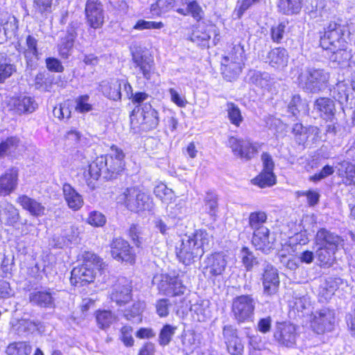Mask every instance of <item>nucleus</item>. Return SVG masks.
<instances>
[{
  "mask_svg": "<svg viewBox=\"0 0 355 355\" xmlns=\"http://www.w3.org/2000/svg\"><path fill=\"white\" fill-rule=\"evenodd\" d=\"M53 0H34L33 10L35 15H46L51 12Z\"/></svg>",
  "mask_w": 355,
  "mask_h": 355,
  "instance_id": "nucleus-56",
  "label": "nucleus"
},
{
  "mask_svg": "<svg viewBox=\"0 0 355 355\" xmlns=\"http://www.w3.org/2000/svg\"><path fill=\"white\" fill-rule=\"evenodd\" d=\"M124 153L122 150L116 146H112L110 153L103 157L106 166L103 171V177L107 180H112L116 178L124 167Z\"/></svg>",
  "mask_w": 355,
  "mask_h": 355,
  "instance_id": "nucleus-9",
  "label": "nucleus"
},
{
  "mask_svg": "<svg viewBox=\"0 0 355 355\" xmlns=\"http://www.w3.org/2000/svg\"><path fill=\"white\" fill-rule=\"evenodd\" d=\"M343 35L342 26L336 22H331L325 29L324 35L320 37V46L324 49L330 50L336 55L340 53L345 46Z\"/></svg>",
  "mask_w": 355,
  "mask_h": 355,
  "instance_id": "nucleus-5",
  "label": "nucleus"
},
{
  "mask_svg": "<svg viewBox=\"0 0 355 355\" xmlns=\"http://www.w3.org/2000/svg\"><path fill=\"white\" fill-rule=\"evenodd\" d=\"M336 250L331 248H324L319 246L316 251V258L320 262V266L324 268H329L333 266L336 261Z\"/></svg>",
  "mask_w": 355,
  "mask_h": 355,
  "instance_id": "nucleus-40",
  "label": "nucleus"
},
{
  "mask_svg": "<svg viewBox=\"0 0 355 355\" xmlns=\"http://www.w3.org/2000/svg\"><path fill=\"white\" fill-rule=\"evenodd\" d=\"M19 210L12 204L6 203L0 209V220L2 223L14 226L19 220Z\"/></svg>",
  "mask_w": 355,
  "mask_h": 355,
  "instance_id": "nucleus-34",
  "label": "nucleus"
},
{
  "mask_svg": "<svg viewBox=\"0 0 355 355\" xmlns=\"http://www.w3.org/2000/svg\"><path fill=\"white\" fill-rule=\"evenodd\" d=\"M266 62L276 69H283L287 66L288 55L287 51L281 47L275 48L268 52Z\"/></svg>",
  "mask_w": 355,
  "mask_h": 355,
  "instance_id": "nucleus-29",
  "label": "nucleus"
},
{
  "mask_svg": "<svg viewBox=\"0 0 355 355\" xmlns=\"http://www.w3.org/2000/svg\"><path fill=\"white\" fill-rule=\"evenodd\" d=\"M228 145L234 155L246 161L251 159L257 153L256 146L248 139L231 137Z\"/></svg>",
  "mask_w": 355,
  "mask_h": 355,
  "instance_id": "nucleus-15",
  "label": "nucleus"
},
{
  "mask_svg": "<svg viewBox=\"0 0 355 355\" xmlns=\"http://www.w3.org/2000/svg\"><path fill=\"white\" fill-rule=\"evenodd\" d=\"M276 177L274 173L262 171L254 179V183L261 188L271 187L275 184Z\"/></svg>",
  "mask_w": 355,
  "mask_h": 355,
  "instance_id": "nucleus-54",
  "label": "nucleus"
},
{
  "mask_svg": "<svg viewBox=\"0 0 355 355\" xmlns=\"http://www.w3.org/2000/svg\"><path fill=\"white\" fill-rule=\"evenodd\" d=\"M89 96L87 94L81 95L76 98L75 110L79 113L83 114L92 110V105L89 103Z\"/></svg>",
  "mask_w": 355,
  "mask_h": 355,
  "instance_id": "nucleus-57",
  "label": "nucleus"
},
{
  "mask_svg": "<svg viewBox=\"0 0 355 355\" xmlns=\"http://www.w3.org/2000/svg\"><path fill=\"white\" fill-rule=\"evenodd\" d=\"M127 208L132 211H139L149 209L152 201L147 194L135 187L127 188L121 196Z\"/></svg>",
  "mask_w": 355,
  "mask_h": 355,
  "instance_id": "nucleus-7",
  "label": "nucleus"
},
{
  "mask_svg": "<svg viewBox=\"0 0 355 355\" xmlns=\"http://www.w3.org/2000/svg\"><path fill=\"white\" fill-rule=\"evenodd\" d=\"M288 112L293 116L297 117L300 112L307 113L308 104L301 98L299 94H295L288 105Z\"/></svg>",
  "mask_w": 355,
  "mask_h": 355,
  "instance_id": "nucleus-41",
  "label": "nucleus"
},
{
  "mask_svg": "<svg viewBox=\"0 0 355 355\" xmlns=\"http://www.w3.org/2000/svg\"><path fill=\"white\" fill-rule=\"evenodd\" d=\"M256 301L250 295H242L232 301V312L234 318L239 322L251 320L254 315Z\"/></svg>",
  "mask_w": 355,
  "mask_h": 355,
  "instance_id": "nucleus-6",
  "label": "nucleus"
},
{
  "mask_svg": "<svg viewBox=\"0 0 355 355\" xmlns=\"http://www.w3.org/2000/svg\"><path fill=\"white\" fill-rule=\"evenodd\" d=\"M32 347L27 342H15L10 344L6 349L8 355H30Z\"/></svg>",
  "mask_w": 355,
  "mask_h": 355,
  "instance_id": "nucleus-48",
  "label": "nucleus"
},
{
  "mask_svg": "<svg viewBox=\"0 0 355 355\" xmlns=\"http://www.w3.org/2000/svg\"><path fill=\"white\" fill-rule=\"evenodd\" d=\"M263 273L261 282L263 288V293L266 295L276 294L279 287V277L277 270L269 262L264 261L263 263Z\"/></svg>",
  "mask_w": 355,
  "mask_h": 355,
  "instance_id": "nucleus-12",
  "label": "nucleus"
},
{
  "mask_svg": "<svg viewBox=\"0 0 355 355\" xmlns=\"http://www.w3.org/2000/svg\"><path fill=\"white\" fill-rule=\"evenodd\" d=\"M329 78L324 69L307 67L298 76L299 86L306 92L318 93L327 87Z\"/></svg>",
  "mask_w": 355,
  "mask_h": 355,
  "instance_id": "nucleus-3",
  "label": "nucleus"
},
{
  "mask_svg": "<svg viewBox=\"0 0 355 355\" xmlns=\"http://www.w3.org/2000/svg\"><path fill=\"white\" fill-rule=\"evenodd\" d=\"M277 7L283 14H296L302 8V0H279Z\"/></svg>",
  "mask_w": 355,
  "mask_h": 355,
  "instance_id": "nucleus-45",
  "label": "nucleus"
},
{
  "mask_svg": "<svg viewBox=\"0 0 355 355\" xmlns=\"http://www.w3.org/2000/svg\"><path fill=\"white\" fill-rule=\"evenodd\" d=\"M87 221L92 226L103 227L106 223V218L102 213L93 211L89 213Z\"/></svg>",
  "mask_w": 355,
  "mask_h": 355,
  "instance_id": "nucleus-60",
  "label": "nucleus"
},
{
  "mask_svg": "<svg viewBox=\"0 0 355 355\" xmlns=\"http://www.w3.org/2000/svg\"><path fill=\"white\" fill-rule=\"evenodd\" d=\"M240 257L243 265L247 271H251L254 266L259 263L257 257L248 248H242L240 252Z\"/></svg>",
  "mask_w": 355,
  "mask_h": 355,
  "instance_id": "nucleus-49",
  "label": "nucleus"
},
{
  "mask_svg": "<svg viewBox=\"0 0 355 355\" xmlns=\"http://www.w3.org/2000/svg\"><path fill=\"white\" fill-rule=\"evenodd\" d=\"M16 71V66L11 63L10 59L4 58L1 60L0 61V83H3Z\"/></svg>",
  "mask_w": 355,
  "mask_h": 355,
  "instance_id": "nucleus-51",
  "label": "nucleus"
},
{
  "mask_svg": "<svg viewBox=\"0 0 355 355\" xmlns=\"http://www.w3.org/2000/svg\"><path fill=\"white\" fill-rule=\"evenodd\" d=\"M275 238L267 227H260L254 231L252 243L257 250L268 253L273 248Z\"/></svg>",
  "mask_w": 355,
  "mask_h": 355,
  "instance_id": "nucleus-22",
  "label": "nucleus"
},
{
  "mask_svg": "<svg viewBox=\"0 0 355 355\" xmlns=\"http://www.w3.org/2000/svg\"><path fill=\"white\" fill-rule=\"evenodd\" d=\"M17 202L32 216H41L44 214L45 207L40 202L28 196L22 195L19 196L17 199Z\"/></svg>",
  "mask_w": 355,
  "mask_h": 355,
  "instance_id": "nucleus-30",
  "label": "nucleus"
},
{
  "mask_svg": "<svg viewBox=\"0 0 355 355\" xmlns=\"http://www.w3.org/2000/svg\"><path fill=\"white\" fill-rule=\"evenodd\" d=\"M86 19L94 28H100L104 22V10L99 0H87L85 6Z\"/></svg>",
  "mask_w": 355,
  "mask_h": 355,
  "instance_id": "nucleus-19",
  "label": "nucleus"
},
{
  "mask_svg": "<svg viewBox=\"0 0 355 355\" xmlns=\"http://www.w3.org/2000/svg\"><path fill=\"white\" fill-rule=\"evenodd\" d=\"M76 37L77 33L75 28L69 27L66 35L62 37L58 44L59 53L62 58H67L70 55Z\"/></svg>",
  "mask_w": 355,
  "mask_h": 355,
  "instance_id": "nucleus-31",
  "label": "nucleus"
},
{
  "mask_svg": "<svg viewBox=\"0 0 355 355\" xmlns=\"http://www.w3.org/2000/svg\"><path fill=\"white\" fill-rule=\"evenodd\" d=\"M315 241L318 246L337 251L338 248L342 245L343 240L338 234L324 228H321L316 234Z\"/></svg>",
  "mask_w": 355,
  "mask_h": 355,
  "instance_id": "nucleus-23",
  "label": "nucleus"
},
{
  "mask_svg": "<svg viewBox=\"0 0 355 355\" xmlns=\"http://www.w3.org/2000/svg\"><path fill=\"white\" fill-rule=\"evenodd\" d=\"M177 327L166 324L162 328L159 334V343L162 346L168 345L174 336Z\"/></svg>",
  "mask_w": 355,
  "mask_h": 355,
  "instance_id": "nucleus-53",
  "label": "nucleus"
},
{
  "mask_svg": "<svg viewBox=\"0 0 355 355\" xmlns=\"http://www.w3.org/2000/svg\"><path fill=\"white\" fill-rule=\"evenodd\" d=\"M38 324L28 319H21L12 324V329L19 336H25L37 329Z\"/></svg>",
  "mask_w": 355,
  "mask_h": 355,
  "instance_id": "nucleus-42",
  "label": "nucleus"
},
{
  "mask_svg": "<svg viewBox=\"0 0 355 355\" xmlns=\"http://www.w3.org/2000/svg\"><path fill=\"white\" fill-rule=\"evenodd\" d=\"M227 112L231 123L236 126H239L243 121V116L239 107L233 103H228L227 104Z\"/></svg>",
  "mask_w": 355,
  "mask_h": 355,
  "instance_id": "nucleus-55",
  "label": "nucleus"
},
{
  "mask_svg": "<svg viewBox=\"0 0 355 355\" xmlns=\"http://www.w3.org/2000/svg\"><path fill=\"white\" fill-rule=\"evenodd\" d=\"M334 169L329 165L324 166L318 173H315L309 178V180L312 182H319L327 177L332 175Z\"/></svg>",
  "mask_w": 355,
  "mask_h": 355,
  "instance_id": "nucleus-62",
  "label": "nucleus"
},
{
  "mask_svg": "<svg viewBox=\"0 0 355 355\" xmlns=\"http://www.w3.org/2000/svg\"><path fill=\"white\" fill-rule=\"evenodd\" d=\"M313 109L318 112L322 117L332 121L336 113L334 102L327 97L317 98L313 105Z\"/></svg>",
  "mask_w": 355,
  "mask_h": 355,
  "instance_id": "nucleus-27",
  "label": "nucleus"
},
{
  "mask_svg": "<svg viewBox=\"0 0 355 355\" xmlns=\"http://www.w3.org/2000/svg\"><path fill=\"white\" fill-rule=\"evenodd\" d=\"M164 26L162 22H156L151 21L139 20L135 25V28L143 30V29H160Z\"/></svg>",
  "mask_w": 355,
  "mask_h": 355,
  "instance_id": "nucleus-63",
  "label": "nucleus"
},
{
  "mask_svg": "<svg viewBox=\"0 0 355 355\" xmlns=\"http://www.w3.org/2000/svg\"><path fill=\"white\" fill-rule=\"evenodd\" d=\"M267 218L265 211L252 212L249 216V225L254 231L260 229V227H266L263 224L266 222Z\"/></svg>",
  "mask_w": 355,
  "mask_h": 355,
  "instance_id": "nucleus-50",
  "label": "nucleus"
},
{
  "mask_svg": "<svg viewBox=\"0 0 355 355\" xmlns=\"http://www.w3.org/2000/svg\"><path fill=\"white\" fill-rule=\"evenodd\" d=\"M101 87L103 94L108 98L113 101L121 99L122 83L120 80H113L110 83L103 82Z\"/></svg>",
  "mask_w": 355,
  "mask_h": 355,
  "instance_id": "nucleus-35",
  "label": "nucleus"
},
{
  "mask_svg": "<svg viewBox=\"0 0 355 355\" xmlns=\"http://www.w3.org/2000/svg\"><path fill=\"white\" fill-rule=\"evenodd\" d=\"M151 10L157 15L173 10L172 0H157L151 6Z\"/></svg>",
  "mask_w": 355,
  "mask_h": 355,
  "instance_id": "nucleus-59",
  "label": "nucleus"
},
{
  "mask_svg": "<svg viewBox=\"0 0 355 355\" xmlns=\"http://www.w3.org/2000/svg\"><path fill=\"white\" fill-rule=\"evenodd\" d=\"M212 243V236L205 230H196L191 235H185L179 245L176 246V255L186 266L200 258L208 250Z\"/></svg>",
  "mask_w": 355,
  "mask_h": 355,
  "instance_id": "nucleus-1",
  "label": "nucleus"
},
{
  "mask_svg": "<svg viewBox=\"0 0 355 355\" xmlns=\"http://www.w3.org/2000/svg\"><path fill=\"white\" fill-rule=\"evenodd\" d=\"M8 106L10 110L20 115L33 112L37 104L31 97L24 96L12 98L9 101Z\"/></svg>",
  "mask_w": 355,
  "mask_h": 355,
  "instance_id": "nucleus-24",
  "label": "nucleus"
},
{
  "mask_svg": "<svg viewBox=\"0 0 355 355\" xmlns=\"http://www.w3.org/2000/svg\"><path fill=\"white\" fill-rule=\"evenodd\" d=\"M144 308L145 304L144 302H135L130 307L123 311V317L126 320L132 321L135 323H140L142 320L141 313Z\"/></svg>",
  "mask_w": 355,
  "mask_h": 355,
  "instance_id": "nucleus-38",
  "label": "nucleus"
},
{
  "mask_svg": "<svg viewBox=\"0 0 355 355\" xmlns=\"http://www.w3.org/2000/svg\"><path fill=\"white\" fill-rule=\"evenodd\" d=\"M19 139L16 137H10L0 144V158L15 151L18 146Z\"/></svg>",
  "mask_w": 355,
  "mask_h": 355,
  "instance_id": "nucleus-52",
  "label": "nucleus"
},
{
  "mask_svg": "<svg viewBox=\"0 0 355 355\" xmlns=\"http://www.w3.org/2000/svg\"><path fill=\"white\" fill-rule=\"evenodd\" d=\"M132 69L137 75H142L150 80L155 72V62L153 57L141 47H136L132 51Z\"/></svg>",
  "mask_w": 355,
  "mask_h": 355,
  "instance_id": "nucleus-4",
  "label": "nucleus"
},
{
  "mask_svg": "<svg viewBox=\"0 0 355 355\" xmlns=\"http://www.w3.org/2000/svg\"><path fill=\"white\" fill-rule=\"evenodd\" d=\"M170 288H165L164 285L159 284L158 288L160 291L166 295L176 296L182 295L184 292L185 287L183 286L180 280L178 277H173L169 282Z\"/></svg>",
  "mask_w": 355,
  "mask_h": 355,
  "instance_id": "nucleus-46",
  "label": "nucleus"
},
{
  "mask_svg": "<svg viewBox=\"0 0 355 355\" xmlns=\"http://www.w3.org/2000/svg\"><path fill=\"white\" fill-rule=\"evenodd\" d=\"M334 311L324 307L315 311L311 322V327L315 332L321 334L325 331H331L334 329Z\"/></svg>",
  "mask_w": 355,
  "mask_h": 355,
  "instance_id": "nucleus-11",
  "label": "nucleus"
},
{
  "mask_svg": "<svg viewBox=\"0 0 355 355\" xmlns=\"http://www.w3.org/2000/svg\"><path fill=\"white\" fill-rule=\"evenodd\" d=\"M37 42V40L33 35H28L26 38L25 44H19L17 48L18 52L24 55L26 68L31 70L35 69L37 66L40 55Z\"/></svg>",
  "mask_w": 355,
  "mask_h": 355,
  "instance_id": "nucleus-13",
  "label": "nucleus"
},
{
  "mask_svg": "<svg viewBox=\"0 0 355 355\" xmlns=\"http://www.w3.org/2000/svg\"><path fill=\"white\" fill-rule=\"evenodd\" d=\"M182 350L187 354H189L198 347V342L196 336L193 331H184L181 335Z\"/></svg>",
  "mask_w": 355,
  "mask_h": 355,
  "instance_id": "nucleus-43",
  "label": "nucleus"
},
{
  "mask_svg": "<svg viewBox=\"0 0 355 355\" xmlns=\"http://www.w3.org/2000/svg\"><path fill=\"white\" fill-rule=\"evenodd\" d=\"M96 321L98 328L106 330L117 320V316L111 311L98 310L95 313Z\"/></svg>",
  "mask_w": 355,
  "mask_h": 355,
  "instance_id": "nucleus-36",
  "label": "nucleus"
},
{
  "mask_svg": "<svg viewBox=\"0 0 355 355\" xmlns=\"http://www.w3.org/2000/svg\"><path fill=\"white\" fill-rule=\"evenodd\" d=\"M55 293L51 288L35 289L28 295L29 302L34 306L44 309L55 306Z\"/></svg>",
  "mask_w": 355,
  "mask_h": 355,
  "instance_id": "nucleus-20",
  "label": "nucleus"
},
{
  "mask_svg": "<svg viewBox=\"0 0 355 355\" xmlns=\"http://www.w3.org/2000/svg\"><path fill=\"white\" fill-rule=\"evenodd\" d=\"M18 171L15 168L7 170L0 176V195L8 196L17 187Z\"/></svg>",
  "mask_w": 355,
  "mask_h": 355,
  "instance_id": "nucleus-26",
  "label": "nucleus"
},
{
  "mask_svg": "<svg viewBox=\"0 0 355 355\" xmlns=\"http://www.w3.org/2000/svg\"><path fill=\"white\" fill-rule=\"evenodd\" d=\"M173 11L182 16L191 15L196 21L202 19L204 12L196 0H172Z\"/></svg>",
  "mask_w": 355,
  "mask_h": 355,
  "instance_id": "nucleus-18",
  "label": "nucleus"
},
{
  "mask_svg": "<svg viewBox=\"0 0 355 355\" xmlns=\"http://www.w3.org/2000/svg\"><path fill=\"white\" fill-rule=\"evenodd\" d=\"M218 198L216 193L212 191H208L204 198V209L207 214L216 220L217 213L218 211Z\"/></svg>",
  "mask_w": 355,
  "mask_h": 355,
  "instance_id": "nucleus-39",
  "label": "nucleus"
},
{
  "mask_svg": "<svg viewBox=\"0 0 355 355\" xmlns=\"http://www.w3.org/2000/svg\"><path fill=\"white\" fill-rule=\"evenodd\" d=\"M248 76L250 83L263 89L268 88L272 80L270 75L265 71H250L248 73Z\"/></svg>",
  "mask_w": 355,
  "mask_h": 355,
  "instance_id": "nucleus-37",
  "label": "nucleus"
},
{
  "mask_svg": "<svg viewBox=\"0 0 355 355\" xmlns=\"http://www.w3.org/2000/svg\"><path fill=\"white\" fill-rule=\"evenodd\" d=\"M106 162L103 160V156L97 157L92 163L89 165L87 171L84 172V177L85 178L87 186L94 189L96 187V182L98 180L101 175L105 171Z\"/></svg>",
  "mask_w": 355,
  "mask_h": 355,
  "instance_id": "nucleus-25",
  "label": "nucleus"
},
{
  "mask_svg": "<svg viewBox=\"0 0 355 355\" xmlns=\"http://www.w3.org/2000/svg\"><path fill=\"white\" fill-rule=\"evenodd\" d=\"M242 64L240 55H237L234 61H227L223 58L221 63L222 73L228 80L231 81L240 74Z\"/></svg>",
  "mask_w": 355,
  "mask_h": 355,
  "instance_id": "nucleus-28",
  "label": "nucleus"
},
{
  "mask_svg": "<svg viewBox=\"0 0 355 355\" xmlns=\"http://www.w3.org/2000/svg\"><path fill=\"white\" fill-rule=\"evenodd\" d=\"M62 191L64 200L69 208L78 210L83 205L82 196L71 187V184L65 183L62 186Z\"/></svg>",
  "mask_w": 355,
  "mask_h": 355,
  "instance_id": "nucleus-32",
  "label": "nucleus"
},
{
  "mask_svg": "<svg viewBox=\"0 0 355 355\" xmlns=\"http://www.w3.org/2000/svg\"><path fill=\"white\" fill-rule=\"evenodd\" d=\"M223 336L229 353L232 355H241L243 345L237 336V330L232 325H225L223 329Z\"/></svg>",
  "mask_w": 355,
  "mask_h": 355,
  "instance_id": "nucleus-21",
  "label": "nucleus"
},
{
  "mask_svg": "<svg viewBox=\"0 0 355 355\" xmlns=\"http://www.w3.org/2000/svg\"><path fill=\"white\" fill-rule=\"evenodd\" d=\"M275 340L281 345L293 347L296 342V327L291 323L278 322L274 331Z\"/></svg>",
  "mask_w": 355,
  "mask_h": 355,
  "instance_id": "nucleus-17",
  "label": "nucleus"
},
{
  "mask_svg": "<svg viewBox=\"0 0 355 355\" xmlns=\"http://www.w3.org/2000/svg\"><path fill=\"white\" fill-rule=\"evenodd\" d=\"M338 165L339 175H345L343 182L347 185L355 184V166L346 161L339 163Z\"/></svg>",
  "mask_w": 355,
  "mask_h": 355,
  "instance_id": "nucleus-44",
  "label": "nucleus"
},
{
  "mask_svg": "<svg viewBox=\"0 0 355 355\" xmlns=\"http://www.w3.org/2000/svg\"><path fill=\"white\" fill-rule=\"evenodd\" d=\"M135 110H133L130 116L131 125L133 128H139L142 131H148L157 126L159 123L158 113L152 108L150 105H144L137 119H135Z\"/></svg>",
  "mask_w": 355,
  "mask_h": 355,
  "instance_id": "nucleus-8",
  "label": "nucleus"
},
{
  "mask_svg": "<svg viewBox=\"0 0 355 355\" xmlns=\"http://www.w3.org/2000/svg\"><path fill=\"white\" fill-rule=\"evenodd\" d=\"M112 257L117 260L132 263L135 254L129 243L122 238L114 239L110 244Z\"/></svg>",
  "mask_w": 355,
  "mask_h": 355,
  "instance_id": "nucleus-16",
  "label": "nucleus"
},
{
  "mask_svg": "<svg viewBox=\"0 0 355 355\" xmlns=\"http://www.w3.org/2000/svg\"><path fill=\"white\" fill-rule=\"evenodd\" d=\"M85 263L75 267L71 272L70 282L73 286H84L93 282L95 277V270H103L105 263L97 255L87 253L85 257Z\"/></svg>",
  "mask_w": 355,
  "mask_h": 355,
  "instance_id": "nucleus-2",
  "label": "nucleus"
},
{
  "mask_svg": "<svg viewBox=\"0 0 355 355\" xmlns=\"http://www.w3.org/2000/svg\"><path fill=\"white\" fill-rule=\"evenodd\" d=\"M350 89L343 83H339L331 90L333 98L337 101L340 105L347 103L349 100Z\"/></svg>",
  "mask_w": 355,
  "mask_h": 355,
  "instance_id": "nucleus-47",
  "label": "nucleus"
},
{
  "mask_svg": "<svg viewBox=\"0 0 355 355\" xmlns=\"http://www.w3.org/2000/svg\"><path fill=\"white\" fill-rule=\"evenodd\" d=\"M132 328L130 326H123L121 329L120 338L123 344L127 347H131L134 345V339L132 336Z\"/></svg>",
  "mask_w": 355,
  "mask_h": 355,
  "instance_id": "nucleus-61",
  "label": "nucleus"
},
{
  "mask_svg": "<svg viewBox=\"0 0 355 355\" xmlns=\"http://www.w3.org/2000/svg\"><path fill=\"white\" fill-rule=\"evenodd\" d=\"M53 113L54 116L59 119H69L71 117L70 102L69 101L60 104L58 107H55Z\"/></svg>",
  "mask_w": 355,
  "mask_h": 355,
  "instance_id": "nucleus-58",
  "label": "nucleus"
},
{
  "mask_svg": "<svg viewBox=\"0 0 355 355\" xmlns=\"http://www.w3.org/2000/svg\"><path fill=\"white\" fill-rule=\"evenodd\" d=\"M110 299L119 306H123L132 300V284L125 277L117 280L110 293Z\"/></svg>",
  "mask_w": 355,
  "mask_h": 355,
  "instance_id": "nucleus-14",
  "label": "nucleus"
},
{
  "mask_svg": "<svg viewBox=\"0 0 355 355\" xmlns=\"http://www.w3.org/2000/svg\"><path fill=\"white\" fill-rule=\"evenodd\" d=\"M202 268V273L207 279L214 281L216 277L222 276L227 266L224 256L220 253L211 254L207 257Z\"/></svg>",
  "mask_w": 355,
  "mask_h": 355,
  "instance_id": "nucleus-10",
  "label": "nucleus"
},
{
  "mask_svg": "<svg viewBox=\"0 0 355 355\" xmlns=\"http://www.w3.org/2000/svg\"><path fill=\"white\" fill-rule=\"evenodd\" d=\"M343 283V279L339 277H329L320 286L319 297L324 301H328L334 295L335 291Z\"/></svg>",
  "mask_w": 355,
  "mask_h": 355,
  "instance_id": "nucleus-33",
  "label": "nucleus"
},
{
  "mask_svg": "<svg viewBox=\"0 0 355 355\" xmlns=\"http://www.w3.org/2000/svg\"><path fill=\"white\" fill-rule=\"evenodd\" d=\"M154 193L155 194V196L157 198H159L160 200L164 201L166 200V198L167 196H168L170 198L171 197V196L173 194V191L171 189L167 188V187L165 184H162L157 185L155 188Z\"/></svg>",
  "mask_w": 355,
  "mask_h": 355,
  "instance_id": "nucleus-64",
  "label": "nucleus"
}]
</instances>
